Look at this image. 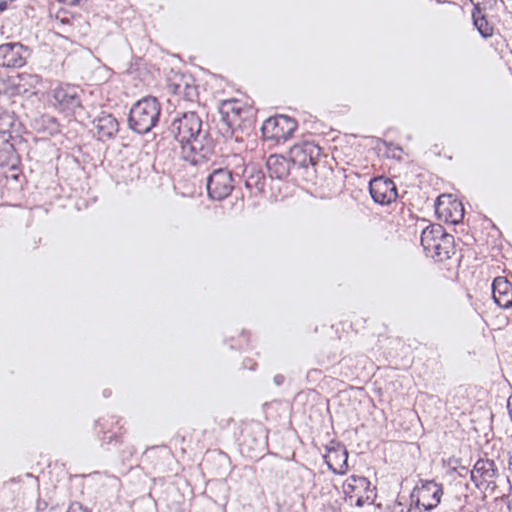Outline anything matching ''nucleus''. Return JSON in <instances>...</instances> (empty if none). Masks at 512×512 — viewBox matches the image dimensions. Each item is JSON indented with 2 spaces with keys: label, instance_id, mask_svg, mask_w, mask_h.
<instances>
[{
  "label": "nucleus",
  "instance_id": "1",
  "mask_svg": "<svg viewBox=\"0 0 512 512\" xmlns=\"http://www.w3.org/2000/svg\"><path fill=\"white\" fill-rule=\"evenodd\" d=\"M162 106L154 96H145L130 108L128 127L133 132L144 135L153 130L160 121Z\"/></svg>",
  "mask_w": 512,
  "mask_h": 512
},
{
  "label": "nucleus",
  "instance_id": "2",
  "mask_svg": "<svg viewBox=\"0 0 512 512\" xmlns=\"http://www.w3.org/2000/svg\"><path fill=\"white\" fill-rule=\"evenodd\" d=\"M206 126L207 130L199 132L194 141L181 150L182 158L191 165L206 163L215 155L217 142L210 132L209 125L206 124Z\"/></svg>",
  "mask_w": 512,
  "mask_h": 512
},
{
  "label": "nucleus",
  "instance_id": "3",
  "mask_svg": "<svg viewBox=\"0 0 512 512\" xmlns=\"http://www.w3.org/2000/svg\"><path fill=\"white\" fill-rule=\"evenodd\" d=\"M443 495V486L434 480L420 479L410 493L411 506L422 507L425 511L436 508Z\"/></svg>",
  "mask_w": 512,
  "mask_h": 512
},
{
  "label": "nucleus",
  "instance_id": "4",
  "mask_svg": "<svg viewBox=\"0 0 512 512\" xmlns=\"http://www.w3.org/2000/svg\"><path fill=\"white\" fill-rule=\"evenodd\" d=\"M297 121L287 115L277 114L267 118L262 126L261 133L266 141L275 143L285 142L297 129Z\"/></svg>",
  "mask_w": 512,
  "mask_h": 512
},
{
  "label": "nucleus",
  "instance_id": "5",
  "mask_svg": "<svg viewBox=\"0 0 512 512\" xmlns=\"http://www.w3.org/2000/svg\"><path fill=\"white\" fill-rule=\"evenodd\" d=\"M235 185L233 172L228 168H218L207 177V194L212 200L222 201L231 195Z\"/></svg>",
  "mask_w": 512,
  "mask_h": 512
},
{
  "label": "nucleus",
  "instance_id": "6",
  "mask_svg": "<svg viewBox=\"0 0 512 512\" xmlns=\"http://www.w3.org/2000/svg\"><path fill=\"white\" fill-rule=\"evenodd\" d=\"M32 48L21 42L0 44V67L19 69L27 64L32 56Z\"/></svg>",
  "mask_w": 512,
  "mask_h": 512
},
{
  "label": "nucleus",
  "instance_id": "7",
  "mask_svg": "<svg viewBox=\"0 0 512 512\" xmlns=\"http://www.w3.org/2000/svg\"><path fill=\"white\" fill-rule=\"evenodd\" d=\"M267 446V434L262 426L256 425L244 430L240 447L241 452L246 453L249 458H261L265 454Z\"/></svg>",
  "mask_w": 512,
  "mask_h": 512
},
{
  "label": "nucleus",
  "instance_id": "8",
  "mask_svg": "<svg viewBox=\"0 0 512 512\" xmlns=\"http://www.w3.org/2000/svg\"><path fill=\"white\" fill-rule=\"evenodd\" d=\"M319 156L320 147L309 140L294 144L288 152V157L294 169H307L310 165H315Z\"/></svg>",
  "mask_w": 512,
  "mask_h": 512
},
{
  "label": "nucleus",
  "instance_id": "9",
  "mask_svg": "<svg viewBox=\"0 0 512 512\" xmlns=\"http://www.w3.org/2000/svg\"><path fill=\"white\" fill-rule=\"evenodd\" d=\"M325 450L323 459L328 469L335 475H345L349 468V453L346 446L340 441L331 440L325 446Z\"/></svg>",
  "mask_w": 512,
  "mask_h": 512
},
{
  "label": "nucleus",
  "instance_id": "10",
  "mask_svg": "<svg viewBox=\"0 0 512 512\" xmlns=\"http://www.w3.org/2000/svg\"><path fill=\"white\" fill-rule=\"evenodd\" d=\"M200 119L201 117L194 111L178 113L167 126L166 133L180 145L186 136L194 133L193 128L196 127Z\"/></svg>",
  "mask_w": 512,
  "mask_h": 512
},
{
  "label": "nucleus",
  "instance_id": "11",
  "mask_svg": "<svg viewBox=\"0 0 512 512\" xmlns=\"http://www.w3.org/2000/svg\"><path fill=\"white\" fill-rule=\"evenodd\" d=\"M369 193L372 200L379 205H389L398 198L397 186L386 176L373 177L369 182Z\"/></svg>",
  "mask_w": 512,
  "mask_h": 512
},
{
  "label": "nucleus",
  "instance_id": "12",
  "mask_svg": "<svg viewBox=\"0 0 512 512\" xmlns=\"http://www.w3.org/2000/svg\"><path fill=\"white\" fill-rule=\"evenodd\" d=\"M435 213L439 219L456 225L463 220L465 210L460 201L452 199V195L443 194L436 199Z\"/></svg>",
  "mask_w": 512,
  "mask_h": 512
},
{
  "label": "nucleus",
  "instance_id": "13",
  "mask_svg": "<svg viewBox=\"0 0 512 512\" xmlns=\"http://www.w3.org/2000/svg\"><path fill=\"white\" fill-rule=\"evenodd\" d=\"M82 90L78 86L64 85L53 90L55 106L61 111L75 113L76 109L82 108Z\"/></svg>",
  "mask_w": 512,
  "mask_h": 512
},
{
  "label": "nucleus",
  "instance_id": "14",
  "mask_svg": "<svg viewBox=\"0 0 512 512\" xmlns=\"http://www.w3.org/2000/svg\"><path fill=\"white\" fill-rule=\"evenodd\" d=\"M92 124L97 130L98 140L103 142L115 138L119 131L118 120L105 111H101Z\"/></svg>",
  "mask_w": 512,
  "mask_h": 512
},
{
  "label": "nucleus",
  "instance_id": "15",
  "mask_svg": "<svg viewBox=\"0 0 512 512\" xmlns=\"http://www.w3.org/2000/svg\"><path fill=\"white\" fill-rule=\"evenodd\" d=\"M492 298L500 308H512V283L506 277L498 276L493 279Z\"/></svg>",
  "mask_w": 512,
  "mask_h": 512
},
{
  "label": "nucleus",
  "instance_id": "16",
  "mask_svg": "<svg viewBox=\"0 0 512 512\" xmlns=\"http://www.w3.org/2000/svg\"><path fill=\"white\" fill-rule=\"evenodd\" d=\"M205 467L217 477H224L231 471V461L229 456L222 451L214 450L208 452L204 458Z\"/></svg>",
  "mask_w": 512,
  "mask_h": 512
},
{
  "label": "nucleus",
  "instance_id": "17",
  "mask_svg": "<svg viewBox=\"0 0 512 512\" xmlns=\"http://www.w3.org/2000/svg\"><path fill=\"white\" fill-rule=\"evenodd\" d=\"M266 167L270 178L277 180L286 179L289 176L291 169H294L289 157L278 154H272L268 157Z\"/></svg>",
  "mask_w": 512,
  "mask_h": 512
},
{
  "label": "nucleus",
  "instance_id": "18",
  "mask_svg": "<svg viewBox=\"0 0 512 512\" xmlns=\"http://www.w3.org/2000/svg\"><path fill=\"white\" fill-rule=\"evenodd\" d=\"M376 487L371 488V482L365 476L350 475L343 483V492L345 500H350L355 496L362 493H373Z\"/></svg>",
  "mask_w": 512,
  "mask_h": 512
},
{
  "label": "nucleus",
  "instance_id": "19",
  "mask_svg": "<svg viewBox=\"0 0 512 512\" xmlns=\"http://www.w3.org/2000/svg\"><path fill=\"white\" fill-rule=\"evenodd\" d=\"M245 187L252 191L255 189L261 193L264 191L266 178L264 170L257 164H248L243 170Z\"/></svg>",
  "mask_w": 512,
  "mask_h": 512
},
{
  "label": "nucleus",
  "instance_id": "20",
  "mask_svg": "<svg viewBox=\"0 0 512 512\" xmlns=\"http://www.w3.org/2000/svg\"><path fill=\"white\" fill-rule=\"evenodd\" d=\"M456 253L453 235L444 230V235L436 243V248L432 249L428 256L437 261L450 259Z\"/></svg>",
  "mask_w": 512,
  "mask_h": 512
},
{
  "label": "nucleus",
  "instance_id": "21",
  "mask_svg": "<svg viewBox=\"0 0 512 512\" xmlns=\"http://www.w3.org/2000/svg\"><path fill=\"white\" fill-rule=\"evenodd\" d=\"M444 230V227L437 223L430 224L422 230L420 240L426 255L436 248V243L443 237Z\"/></svg>",
  "mask_w": 512,
  "mask_h": 512
},
{
  "label": "nucleus",
  "instance_id": "22",
  "mask_svg": "<svg viewBox=\"0 0 512 512\" xmlns=\"http://www.w3.org/2000/svg\"><path fill=\"white\" fill-rule=\"evenodd\" d=\"M483 10L480 0H477L473 5L471 16L474 27L483 38L487 39L493 35V26L488 22Z\"/></svg>",
  "mask_w": 512,
  "mask_h": 512
},
{
  "label": "nucleus",
  "instance_id": "23",
  "mask_svg": "<svg viewBox=\"0 0 512 512\" xmlns=\"http://www.w3.org/2000/svg\"><path fill=\"white\" fill-rule=\"evenodd\" d=\"M474 471L484 480L495 479L499 476L495 461L488 458H479L474 464Z\"/></svg>",
  "mask_w": 512,
  "mask_h": 512
},
{
  "label": "nucleus",
  "instance_id": "24",
  "mask_svg": "<svg viewBox=\"0 0 512 512\" xmlns=\"http://www.w3.org/2000/svg\"><path fill=\"white\" fill-rule=\"evenodd\" d=\"M18 160L17 152L9 142L3 143L0 148V168L9 166L11 170H16V162Z\"/></svg>",
  "mask_w": 512,
  "mask_h": 512
},
{
  "label": "nucleus",
  "instance_id": "25",
  "mask_svg": "<svg viewBox=\"0 0 512 512\" xmlns=\"http://www.w3.org/2000/svg\"><path fill=\"white\" fill-rule=\"evenodd\" d=\"M38 131L47 133L49 136H54L60 133V125L57 119L53 116L43 115L40 119Z\"/></svg>",
  "mask_w": 512,
  "mask_h": 512
},
{
  "label": "nucleus",
  "instance_id": "26",
  "mask_svg": "<svg viewBox=\"0 0 512 512\" xmlns=\"http://www.w3.org/2000/svg\"><path fill=\"white\" fill-rule=\"evenodd\" d=\"M184 86L182 89V96L187 101H194L198 97V89L194 84V79L191 76H182Z\"/></svg>",
  "mask_w": 512,
  "mask_h": 512
},
{
  "label": "nucleus",
  "instance_id": "27",
  "mask_svg": "<svg viewBox=\"0 0 512 512\" xmlns=\"http://www.w3.org/2000/svg\"><path fill=\"white\" fill-rule=\"evenodd\" d=\"M220 106H222L224 110H227L229 113H231L236 119H239L243 112V108L240 105V102L236 99L224 100L221 102Z\"/></svg>",
  "mask_w": 512,
  "mask_h": 512
},
{
  "label": "nucleus",
  "instance_id": "28",
  "mask_svg": "<svg viewBox=\"0 0 512 512\" xmlns=\"http://www.w3.org/2000/svg\"><path fill=\"white\" fill-rule=\"evenodd\" d=\"M113 445L114 447L118 448L124 444L123 438L121 435H118L114 432L107 433L104 432L103 437L101 438V446L106 445Z\"/></svg>",
  "mask_w": 512,
  "mask_h": 512
},
{
  "label": "nucleus",
  "instance_id": "29",
  "mask_svg": "<svg viewBox=\"0 0 512 512\" xmlns=\"http://www.w3.org/2000/svg\"><path fill=\"white\" fill-rule=\"evenodd\" d=\"M205 130H207V126L206 124L203 123L202 119H200L198 121V123L196 124V127L193 128V134L192 135H188L186 136V138L183 140V142L179 145L180 146V149H184V148H187L188 145H190V143L192 141H194V139L198 136V133L199 132H204Z\"/></svg>",
  "mask_w": 512,
  "mask_h": 512
},
{
  "label": "nucleus",
  "instance_id": "30",
  "mask_svg": "<svg viewBox=\"0 0 512 512\" xmlns=\"http://www.w3.org/2000/svg\"><path fill=\"white\" fill-rule=\"evenodd\" d=\"M220 121L219 124L235 126L238 119L233 117L231 113L219 106Z\"/></svg>",
  "mask_w": 512,
  "mask_h": 512
},
{
  "label": "nucleus",
  "instance_id": "31",
  "mask_svg": "<svg viewBox=\"0 0 512 512\" xmlns=\"http://www.w3.org/2000/svg\"><path fill=\"white\" fill-rule=\"evenodd\" d=\"M355 496L357 497L355 501V506L361 508L364 506L365 503L373 504L376 498V493H374L373 496H371V493H362Z\"/></svg>",
  "mask_w": 512,
  "mask_h": 512
},
{
  "label": "nucleus",
  "instance_id": "32",
  "mask_svg": "<svg viewBox=\"0 0 512 512\" xmlns=\"http://www.w3.org/2000/svg\"><path fill=\"white\" fill-rule=\"evenodd\" d=\"M218 131L225 139H230L234 135V126L218 124Z\"/></svg>",
  "mask_w": 512,
  "mask_h": 512
},
{
  "label": "nucleus",
  "instance_id": "33",
  "mask_svg": "<svg viewBox=\"0 0 512 512\" xmlns=\"http://www.w3.org/2000/svg\"><path fill=\"white\" fill-rule=\"evenodd\" d=\"M66 512H91V510L82 503L75 501L70 503Z\"/></svg>",
  "mask_w": 512,
  "mask_h": 512
},
{
  "label": "nucleus",
  "instance_id": "34",
  "mask_svg": "<svg viewBox=\"0 0 512 512\" xmlns=\"http://www.w3.org/2000/svg\"><path fill=\"white\" fill-rule=\"evenodd\" d=\"M135 448L132 445H127L120 451V457L122 461L129 460L135 453Z\"/></svg>",
  "mask_w": 512,
  "mask_h": 512
},
{
  "label": "nucleus",
  "instance_id": "35",
  "mask_svg": "<svg viewBox=\"0 0 512 512\" xmlns=\"http://www.w3.org/2000/svg\"><path fill=\"white\" fill-rule=\"evenodd\" d=\"M183 86H184V80H182V77L180 78V82H178V83L172 82L169 84V88H170L171 92L175 95H182Z\"/></svg>",
  "mask_w": 512,
  "mask_h": 512
},
{
  "label": "nucleus",
  "instance_id": "36",
  "mask_svg": "<svg viewBox=\"0 0 512 512\" xmlns=\"http://www.w3.org/2000/svg\"><path fill=\"white\" fill-rule=\"evenodd\" d=\"M47 508L48 502L46 500L38 498L36 502V512H46Z\"/></svg>",
  "mask_w": 512,
  "mask_h": 512
},
{
  "label": "nucleus",
  "instance_id": "37",
  "mask_svg": "<svg viewBox=\"0 0 512 512\" xmlns=\"http://www.w3.org/2000/svg\"><path fill=\"white\" fill-rule=\"evenodd\" d=\"M473 5L476 3L475 0H469ZM497 0H481V5H484L483 9H486L487 6L492 7L495 5Z\"/></svg>",
  "mask_w": 512,
  "mask_h": 512
},
{
  "label": "nucleus",
  "instance_id": "38",
  "mask_svg": "<svg viewBox=\"0 0 512 512\" xmlns=\"http://www.w3.org/2000/svg\"><path fill=\"white\" fill-rule=\"evenodd\" d=\"M137 71H138L137 62H135V63L131 62L129 64V67L126 69V71L124 73L127 75H134Z\"/></svg>",
  "mask_w": 512,
  "mask_h": 512
},
{
  "label": "nucleus",
  "instance_id": "39",
  "mask_svg": "<svg viewBox=\"0 0 512 512\" xmlns=\"http://www.w3.org/2000/svg\"><path fill=\"white\" fill-rule=\"evenodd\" d=\"M379 141L384 144L388 149H395L402 152V148L398 145L393 144L392 142H387L386 140L379 139Z\"/></svg>",
  "mask_w": 512,
  "mask_h": 512
},
{
  "label": "nucleus",
  "instance_id": "40",
  "mask_svg": "<svg viewBox=\"0 0 512 512\" xmlns=\"http://www.w3.org/2000/svg\"><path fill=\"white\" fill-rule=\"evenodd\" d=\"M470 480L475 484L476 488H480V482L476 476V471H474V468L470 471Z\"/></svg>",
  "mask_w": 512,
  "mask_h": 512
},
{
  "label": "nucleus",
  "instance_id": "41",
  "mask_svg": "<svg viewBox=\"0 0 512 512\" xmlns=\"http://www.w3.org/2000/svg\"><path fill=\"white\" fill-rule=\"evenodd\" d=\"M9 113L7 110L3 108V106L0 104V122L5 121L6 119H9Z\"/></svg>",
  "mask_w": 512,
  "mask_h": 512
},
{
  "label": "nucleus",
  "instance_id": "42",
  "mask_svg": "<svg viewBox=\"0 0 512 512\" xmlns=\"http://www.w3.org/2000/svg\"><path fill=\"white\" fill-rule=\"evenodd\" d=\"M284 380H285V378L281 374H277L273 378V381H274L276 386H281L284 383Z\"/></svg>",
  "mask_w": 512,
  "mask_h": 512
},
{
  "label": "nucleus",
  "instance_id": "43",
  "mask_svg": "<svg viewBox=\"0 0 512 512\" xmlns=\"http://www.w3.org/2000/svg\"><path fill=\"white\" fill-rule=\"evenodd\" d=\"M87 2V0H69V5H72V6H78V5H81L83 3Z\"/></svg>",
  "mask_w": 512,
  "mask_h": 512
},
{
  "label": "nucleus",
  "instance_id": "44",
  "mask_svg": "<svg viewBox=\"0 0 512 512\" xmlns=\"http://www.w3.org/2000/svg\"><path fill=\"white\" fill-rule=\"evenodd\" d=\"M254 365H255V363L252 364V360H250V359L243 362V366L245 368L254 369Z\"/></svg>",
  "mask_w": 512,
  "mask_h": 512
},
{
  "label": "nucleus",
  "instance_id": "45",
  "mask_svg": "<svg viewBox=\"0 0 512 512\" xmlns=\"http://www.w3.org/2000/svg\"><path fill=\"white\" fill-rule=\"evenodd\" d=\"M8 5L5 4V1L0 0V13L4 12L7 9Z\"/></svg>",
  "mask_w": 512,
  "mask_h": 512
},
{
  "label": "nucleus",
  "instance_id": "46",
  "mask_svg": "<svg viewBox=\"0 0 512 512\" xmlns=\"http://www.w3.org/2000/svg\"><path fill=\"white\" fill-rule=\"evenodd\" d=\"M459 469L461 470V472H458L460 477L464 476L462 473L468 471V468L466 466H463V465H459Z\"/></svg>",
  "mask_w": 512,
  "mask_h": 512
},
{
  "label": "nucleus",
  "instance_id": "47",
  "mask_svg": "<svg viewBox=\"0 0 512 512\" xmlns=\"http://www.w3.org/2000/svg\"><path fill=\"white\" fill-rule=\"evenodd\" d=\"M459 469L461 470V472H458L460 477L464 476L462 473L468 471V468L466 466H463V465H459Z\"/></svg>",
  "mask_w": 512,
  "mask_h": 512
},
{
  "label": "nucleus",
  "instance_id": "48",
  "mask_svg": "<svg viewBox=\"0 0 512 512\" xmlns=\"http://www.w3.org/2000/svg\"><path fill=\"white\" fill-rule=\"evenodd\" d=\"M459 469L461 470V472H458L460 477L464 476L462 473L468 471V468L466 466H463V465H459Z\"/></svg>",
  "mask_w": 512,
  "mask_h": 512
},
{
  "label": "nucleus",
  "instance_id": "49",
  "mask_svg": "<svg viewBox=\"0 0 512 512\" xmlns=\"http://www.w3.org/2000/svg\"><path fill=\"white\" fill-rule=\"evenodd\" d=\"M13 86H14V88H15V91H13V94H14V93H17V94L21 93V90H20V88H21V84H20V83H18V84H13Z\"/></svg>",
  "mask_w": 512,
  "mask_h": 512
},
{
  "label": "nucleus",
  "instance_id": "50",
  "mask_svg": "<svg viewBox=\"0 0 512 512\" xmlns=\"http://www.w3.org/2000/svg\"><path fill=\"white\" fill-rule=\"evenodd\" d=\"M510 496H511V499L507 503V508H508V510L510 512H512V487H511V494H510Z\"/></svg>",
  "mask_w": 512,
  "mask_h": 512
},
{
  "label": "nucleus",
  "instance_id": "51",
  "mask_svg": "<svg viewBox=\"0 0 512 512\" xmlns=\"http://www.w3.org/2000/svg\"><path fill=\"white\" fill-rule=\"evenodd\" d=\"M508 464H509V469L512 470V451L509 452Z\"/></svg>",
  "mask_w": 512,
  "mask_h": 512
},
{
  "label": "nucleus",
  "instance_id": "52",
  "mask_svg": "<svg viewBox=\"0 0 512 512\" xmlns=\"http://www.w3.org/2000/svg\"><path fill=\"white\" fill-rule=\"evenodd\" d=\"M19 176H20V174H19V173H13V174H11V176H10V177H11L12 179H14V180H16V181H17Z\"/></svg>",
  "mask_w": 512,
  "mask_h": 512
},
{
  "label": "nucleus",
  "instance_id": "53",
  "mask_svg": "<svg viewBox=\"0 0 512 512\" xmlns=\"http://www.w3.org/2000/svg\"><path fill=\"white\" fill-rule=\"evenodd\" d=\"M103 395H104V397H109L111 395V392L109 390L105 389L103 391Z\"/></svg>",
  "mask_w": 512,
  "mask_h": 512
},
{
  "label": "nucleus",
  "instance_id": "54",
  "mask_svg": "<svg viewBox=\"0 0 512 512\" xmlns=\"http://www.w3.org/2000/svg\"><path fill=\"white\" fill-rule=\"evenodd\" d=\"M101 421H102V419L97 420V421H96V425H97V426L102 427V426H103V424H102V422H101Z\"/></svg>",
  "mask_w": 512,
  "mask_h": 512
},
{
  "label": "nucleus",
  "instance_id": "55",
  "mask_svg": "<svg viewBox=\"0 0 512 512\" xmlns=\"http://www.w3.org/2000/svg\"><path fill=\"white\" fill-rule=\"evenodd\" d=\"M28 78H30V79H36V80H37V76H36V75H28Z\"/></svg>",
  "mask_w": 512,
  "mask_h": 512
},
{
  "label": "nucleus",
  "instance_id": "56",
  "mask_svg": "<svg viewBox=\"0 0 512 512\" xmlns=\"http://www.w3.org/2000/svg\"><path fill=\"white\" fill-rule=\"evenodd\" d=\"M245 334H246V332H245V331H242L241 336H242V337H245Z\"/></svg>",
  "mask_w": 512,
  "mask_h": 512
}]
</instances>
